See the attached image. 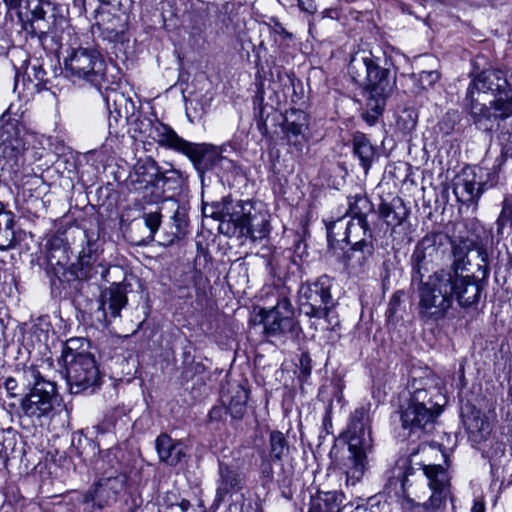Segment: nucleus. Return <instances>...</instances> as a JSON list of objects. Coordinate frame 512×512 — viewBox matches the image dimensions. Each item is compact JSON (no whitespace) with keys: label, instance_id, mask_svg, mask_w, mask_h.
I'll use <instances>...</instances> for the list:
<instances>
[{"label":"nucleus","instance_id":"473e14b6","mask_svg":"<svg viewBox=\"0 0 512 512\" xmlns=\"http://www.w3.org/2000/svg\"><path fill=\"white\" fill-rule=\"evenodd\" d=\"M68 243L60 236H53L47 242L46 258L51 265L64 266L69 261Z\"/></svg>","mask_w":512,"mask_h":512},{"label":"nucleus","instance_id":"1a4fd4ad","mask_svg":"<svg viewBox=\"0 0 512 512\" xmlns=\"http://www.w3.org/2000/svg\"><path fill=\"white\" fill-rule=\"evenodd\" d=\"M23 377L31 390L20 403L23 415L32 422L50 418L57 402L56 385L44 379L39 370L34 366L23 370Z\"/></svg>","mask_w":512,"mask_h":512},{"label":"nucleus","instance_id":"ddd939ff","mask_svg":"<svg viewBox=\"0 0 512 512\" xmlns=\"http://www.w3.org/2000/svg\"><path fill=\"white\" fill-rule=\"evenodd\" d=\"M509 84L501 70H485L479 73L470 83L467 90V99L470 101L471 114L477 119L490 118V108L485 104L479 103V98L475 97V92L488 93L494 96H507Z\"/></svg>","mask_w":512,"mask_h":512},{"label":"nucleus","instance_id":"79ce46f5","mask_svg":"<svg viewBox=\"0 0 512 512\" xmlns=\"http://www.w3.org/2000/svg\"><path fill=\"white\" fill-rule=\"evenodd\" d=\"M104 99L106 101V104H107V108L110 110L111 109V101L113 102V106H114V109L115 111H117L118 113H120V110L118 109V105H121V102H126L127 100L125 99V97L122 95V94H119L117 93L116 91H110V92H107L105 95H104Z\"/></svg>","mask_w":512,"mask_h":512},{"label":"nucleus","instance_id":"9b49d317","mask_svg":"<svg viewBox=\"0 0 512 512\" xmlns=\"http://www.w3.org/2000/svg\"><path fill=\"white\" fill-rule=\"evenodd\" d=\"M373 211V204L365 194H355L347 197V208L339 209L337 217L326 222L327 239L330 245L337 239L335 229L342 219L350 215L353 220L346 224L343 232V241L350 242L352 238L360 236V231H372L367 216Z\"/></svg>","mask_w":512,"mask_h":512},{"label":"nucleus","instance_id":"f8f14e48","mask_svg":"<svg viewBox=\"0 0 512 512\" xmlns=\"http://www.w3.org/2000/svg\"><path fill=\"white\" fill-rule=\"evenodd\" d=\"M82 249L76 263L71 266V273L79 280L93 279L99 274L102 279L106 277L109 269L99 261L103 252V242L97 230H85Z\"/></svg>","mask_w":512,"mask_h":512},{"label":"nucleus","instance_id":"5701e85b","mask_svg":"<svg viewBox=\"0 0 512 512\" xmlns=\"http://www.w3.org/2000/svg\"><path fill=\"white\" fill-rule=\"evenodd\" d=\"M127 301L123 287L120 284H112L102 290L99 299V310L102 311L105 320L108 315L111 318H116L120 316V312L126 306Z\"/></svg>","mask_w":512,"mask_h":512},{"label":"nucleus","instance_id":"ea45409f","mask_svg":"<svg viewBox=\"0 0 512 512\" xmlns=\"http://www.w3.org/2000/svg\"><path fill=\"white\" fill-rule=\"evenodd\" d=\"M496 225L498 234H503L506 227L512 229V202H509L508 200L503 202L502 210L496 221Z\"/></svg>","mask_w":512,"mask_h":512},{"label":"nucleus","instance_id":"09e8293b","mask_svg":"<svg viewBox=\"0 0 512 512\" xmlns=\"http://www.w3.org/2000/svg\"><path fill=\"white\" fill-rule=\"evenodd\" d=\"M261 471H262V474L267 479H271L272 478L273 470H272V467H271L270 463H268L266 461H263L262 464H261Z\"/></svg>","mask_w":512,"mask_h":512},{"label":"nucleus","instance_id":"412c9836","mask_svg":"<svg viewBox=\"0 0 512 512\" xmlns=\"http://www.w3.org/2000/svg\"><path fill=\"white\" fill-rule=\"evenodd\" d=\"M283 131L288 144L301 152L309 140L308 115L304 111L294 108L286 111Z\"/></svg>","mask_w":512,"mask_h":512},{"label":"nucleus","instance_id":"58836bf2","mask_svg":"<svg viewBox=\"0 0 512 512\" xmlns=\"http://www.w3.org/2000/svg\"><path fill=\"white\" fill-rule=\"evenodd\" d=\"M496 99L493 101V116L500 118H507L512 114V90H507V96L496 95ZM490 117L492 113L490 112Z\"/></svg>","mask_w":512,"mask_h":512},{"label":"nucleus","instance_id":"e433bc0d","mask_svg":"<svg viewBox=\"0 0 512 512\" xmlns=\"http://www.w3.org/2000/svg\"><path fill=\"white\" fill-rule=\"evenodd\" d=\"M270 458L274 461H281L289 451L288 442L280 431H272L269 436Z\"/></svg>","mask_w":512,"mask_h":512},{"label":"nucleus","instance_id":"f704fd0d","mask_svg":"<svg viewBox=\"0 0 512 512\" xmlns=\"http://www.w3.org/2000/svg\"><path fill=\"white\" fill-rule=\"evenodd\" d=\"M96 21L99 28L109 36H117L124 31L120 19L111 15L106 7H101L97 11Z\"/></svg>","mask_w":512,"mask_h":512},{"label":"nucleus","instance_id":"6e6d98bb","mask_svg":"<svg viewBox=\"0 0 512 512\" xmlns=\"http://www.w3.org/2000/svg\"><path fill=\"white\" fill-rule=\"evenodd\" d=\"M406 483H407V478H405V479L403 480V482H402V486H403V487H405Z\"/></svg>","mask_w":512,"mask_h":512},{"label":"nucleus","instance_id":"393cba45","mask_svg":"<svg viewBox=\"0 0 512 512\" xmlns=\"http://www.w3.org/2000/svg\"><path fill=\"white\" fill-rule=\"evenodd\" d=\"M219 481L216 497L223 500L228 494L236 493L243 488L244 476L234 467L219 464Z\"/></svg>","mask_w":512,"mask_h":512},{"label":"nucleus","instance_id":"0eeeda50","mask_svg":"<svg viewBox=\"0 0 512 512\" xmlns=\"http://www.w3.org/2000/svg\"><path fill=\"white\" fill-rule=\"evenodd\" d=\"M64 45L68 46L63 60L66 75L74 82L85 81L101 90L106 82V64L100 52L91 47L79 46L75 32L72 40H65Z\"/></svg>","mask_w":512,"mask_h":512},{"label":"nucleus","instance_id":"c9c22d12","mask_svg":"<svg viewBox=\"0 0 512 512\" xmlns=\"http://www.w3.org/2000/svg\"><path fill=\"white\" fill-rule=\"evenodd\" d=\"M176 209L171 217L172 231L168 235V242L173 243L176 239H180L187 234L188 217L184 208H181L174 202Z\"/></svg>","mask_w":512,"mask_h":512},{"label":"nucleus","instance_id":"a18cd8bd","mask_svg":"<svg viewBox=\"0 0 512 512\" xmlns=\"http://www.w3.org/2000/svg\"><path fill=\"white\" fill-rule=\"evenodd\" d=\"M171 512H204L201 508H195L188 500H182L179 504L170 508Z\"/></svg>","mask_w":512,"mask_h":512},{"label":"nucleus","instance_id":"a878e982","mask_svg":"<svg viewBox=\"0 0 512 512\" xmlns=\"http://www.w3.org/2000/svg\"><path fill=\"white\" fill-rule=\"evenodd\" d=\"M155 447L160 461L168 465H177L185 456L183 445L167 434H160L155 440Z\"/></svg>","mask_w":512,"mask_h":512},{"label":"nucleus","instance_id":"2eb2a0df","mask_svg":"<svg viewBox=\"0 0 512 512\" xmlns=\"http://www.w3.org/2000/svg\"><path fill=\"white\" fill-rule=\"evenodd\" d=\"M260 316L267 337L294 336L296 334L294 309L288 297L281 296L271 308H262Z\"/></svg>","mask_w":512,"mask_h":512},{"label":"nucleus","instance_id":"9d476101","mask_svg":"<svg viewBox=\"0 0 512 512\" xmlns=\"http://www.w3.org/2000/svg\"><path fill=\"white\" fill-rule=\"evenodd\" d=\"M142 132L156 141L160 146L175 150L189 158L196 170L202 169L204 159L210 154H216L213 145L193 143L180 137L169 125L160 121L146 119L141 122Z\"/></svg>","mask_w":512,"mask_h":512},{"label":"nucleus","instance_id":"603ef678","mask_svg":"<svg viewBox=\"0 0 512 512\" xmlns=\"http://www.w3.org/2000/svg\"><path fill=\"white\" fill-rule=\"evenodd\" d=\"M32 69L34 70V76L37 80H40L42 81L43 80V76L45 74V72L43 71L42 68L40 67H36V66H33Z\"/></svg>","mask_w":512,"mask_h":512},{"label":"nucleus","instance_id":"864d4df0","mask_svg":"<svg viewBox=\"0 0 512 512\" xmlns=\"http://www.w3.org/2000/svg\"><path fill=\"white\" fill-rule=\"evenodd\" d=\"M323 424H324L325 427L332 426L329 412L326 413V415L324 417V420H323Z\"/></svg>","mask_w":512,"mask_h":512},{"label":"nucleus","instance_id":"423d86ee","mask_svg":"<svg viewBox=\"0 0 512 512\" xmlns=\"http://www.w3.org/2000/svg\"><path fill=\"white\" fill-rule=\"evenodd\" d=\"M457 278L454 272L436 271L423 279L418 287V312L425 320L443 319L453 304V291Z\"/></svg>","mask_w":512,"mask_h":512},{"label":"nucleus","instance_id":"6e6552de","mask_svg":"<svg viewBox=\"0 0 512 512\" xmlns=\"http://www.w3.org/2000/svg\"><path fill=\"white\" fill-rule=\"evenodd\" d=\"M221 212L229 222L240 229L242 235L254 241L266 238L270 233L269 213L261 203L247 201L234 202L225 198Z\"/></svg>","mask_w":512,"mask_h":512},{"label":"nucleus","instance_id":"49530a36","mask_svg":"<svg viewBox=\"0 0 512 512\" xmlns=\"http://www.w3.org/2000/svg\"><path fill=\"white\" fill-rule=\"evenodd\" d=\"M17 386H18V384H17L16 379H14L12 377H8L4 382V387L10 397H15L17 395L16 394Z\"/></svg>","mask_w":512,"mask_h":512},{"label":"nucleus","instance_id":"2f4dec72","mask_svg":"<svg viewBox=\"0 0 512 512\" xmlns=\"http://www.w3.org/2000/svg\"><path fill=\"white\" fill-rule=\"evenodd\" d=\"M379 216L390 227H397L407 216L406 208L401 199H393L391 203L382 202L379 206Z\"/></svg>","mask_w":512,"mask_h":512},{"label":"nucleus","instance_id":"aec40b11","mask_svg":"<svg viewBox=\"0 0 512 512\" xmlns=\"http://www.w3.org/2000/svg\"><path fill=\"white\" fill-rule=\"evenodd\" d=\"M7 116L4 113L0 117V155L13 159L26 149V141L18 122L7 119Z\"/></svg>","mask_w":512,"mask_h":512},{"label":"nucleus","instance_id":"4c0bfd02","mask_svg":"<svg viewBox=\"0 0 512 512\" xmlns=\"http://www.w3.org/2000/svg\"><path fill=\"white\" fill-rule=\"evenodd\" d=\"M466 427L470 435L475 441H483L490 434L489 422L480 415H474L472 418L465 421Z\"/></svg>","mask_w":512,"mask_h":512},{"label":"nucleus","instance_id":"5fc2aeb1","mask_svg":"<svg viewBox=\"0 0 512 512\" xmlns=\"http://www.w3.org/2000/svg\"><path fill=\"white\" fill-rule=\"evenodd\" d=\"M327 13H328V11H327V10L323 11V12H322V16H321V17H322V18H325V17L327 16Z\"/></svg>","mask_w":512,"mask_h":512},{"label":"nucleus","instance_id":"f3484780","mask_svg":"<svg viewBox=\"0 0 512 512\" xmlns=\"http://www.w3.org/2000/svg\"><path fill=\"white\" fill-rule=\"evenodd\" d=\"M125 478L115 476L102 478L90 489L79 493L76 501L82 505H90L92 509H102L116 502L117 495L124 489Z\"/></svg>","mask_w":512,"mask_h":512},{"label":"nucleus","instance_id":"72a5a7b5","mask_svg":"<svg viewBox=\"0 0 512 512\" xmlns=\"http://www.w3.org/2000/svg\"><path fill=\"white\" fill-rule=\"evenodd\" d=\"M353 151L354 155L358 157L361 166L367 171L373 161L375 149L370 143L369 139L360 132H357L353 137Z\"/></svg>","mask_w":512,"mask_h":512},{"label":"nucleus","instance_id":"f03ea898","mask_svg":"<svg viewBox=\"0 0 512 512\" xmlns=\"http://www.w3.org/2000/svg\"><path fill=\"white\" fill-rule=\"evenodd\" d=\"M410 389V402L401 412L402 426L410 432L425 430L434 423L446 404L443 384L432 371L424 370L421 375L412 376Z\"/></svg>","mask_w":512,"mask_h":512},{"label":"nucleus","instance_id":"b1692460","mask_svg":"<svg viewBox=\"0 0 512 512\" xmlns=\"http://www.w3.org/2000/svg\"><path fill=\"white\" fill-rule=\"evenodd\" d=\"M457 283L453 291V299L456 298L462 307H470L478 303L482 286L473 277L457 275Z\"/></svg>","mask_w":512,"mask_h":512},{"label":"nucleus","instance_id":"cd10ccee","mask_svg":"<svg viewBox=\"0 0 512 512\" xmlns=\"http://www.w3.org/2000/svg\"><path fill=\"white\" fill-rule=\"evenodd\" d=\"M473 242L468 239L454 240L451 242L453 262L451 267L439 272H454L455 276L461 275L469 264L468 254L472 250Z\"/></svg>","mask_w":512,"mask_h":512},{"label":"nucleus","instance_id":"37998d69","mask_svg":"<svg viewBox=\"0 0 512 512\" xmlns=\"http://www.w3.org/2000/svg\"><path fill=\"white\" fill-rule=\"evenodd\" d=\"M439 79V73L437 71H421L419 73V82L423 88L432 86Z\"/></svg>","mask_w":512,"mask_h":512},{"label":"nucleus","instance_id":"c756f323","mask_svg":"<svg viewBox=\"0 0 512 512\" xmlns=\"http://www.w3.org/2000/svg\"><path fill=\"white\" fill-rule=\"evenodd\" d=\"M14 214L0 202V250H8L16 244Z\"/></svg>","mask_w":512,"mask_h":512},{"label":"nucleus","instance_id":"20e7f679","mask_svg":"<svg viewBox=\"0 0 512 512\" xmlns=\"http://www.w3.org/2000/svg\"><path fill=\"white\" fill-rule=\"evenodd\" d=\"M344 438L348 444V455L342 459L339 469L346 475L347 483L355 485L369 469L370 455L373 452L367 408L362 406L353 412Z\"/></svg>","mask_w":512,"mask_h":512},{"label":"nucleus","instance_id":"c85d7f7f","mask_svg":"<svg viewBox=\"0 0 512 512\" xmlns=\"http://www.w3.org/2000/svg\"><path fill=\"white\" fill-rule=\"evenodd\" d=\"M136 172L139 175H147L150 179H144L146 182H151L155 185H159L162 182L164 186L168 181H177L180 178V173L177 170H170L166 173L160 172L159 168L154 160L151 158L146 159L143 163L137 165Z\"/></svg>","mask_w":512,"mask_h":512},{"label":"nucleus","instance_id":"de8ad7c7","mask_svg":"<svg viewBox=\"0 0 512 512\" xmlns=\"http://www.w3.org/2000/svg\"><path fill=\"white\" fill-rule=\"evenodd\" d=\"M72 8L75 10V12L80 16L85 13L86 7H85V0H73L72 1Z\"/></svg>","mask_w":512,"mask_h":512},{"label":"nucleus","instance_id":"6ab92c4d","mask_svg":"<svg viewBox=\"0 0 512 512\" xmlns=\"http://www.w3.org/2000/svg\"><path fill=\"white\" fill-rule=\"evenodd\" d=\"M440 240V235L429 234L416 245L412 255L413 281H421L429 271V265L438 258Z\"/></svg>","mask_w":512,"mask_h":512},{"label":"nucleus","instance_id":"f257e3e1","mask_svg":"<svg viewBox=\"0 0 512 512\" xmlns=\"http://www.w3.org/2000/svg\"><path fill=\"white\" fill-rule=\"evenodd\" d=\"M10 9H16L19 16L28 18L31 33L36 35L42 47L57 53L64 41L72 40L74 29L70 26L62 9L44 0H4Z\"/></svg>","mask_w":512,"mask_h":512},{"label":"nucleus","instance_id":"3c124183","mask_svg":"<svg viewBox=\"0 0 512 512\" xmlns=\"http://www.w3.org/2000/svg\"><path fill=\"white\" fill-rule=\"evenodd\" d=\"M221 412H222L221 408L214 407L209 412V416H210L211 419L218 420L221 417Z\"/></svg>","mask_w":512,"mask_h":512},{"label":"nucleus","instance_id":"39448f33","mask_svg":"<svg viewBox=\"0 0 512 512\" xmlns=\"http://www.w3.org/2000/svg\"><path fill=\"white\" fill-rule=\"evenodd\" d=\"M88 342L83 338L67 340L62 360L66 369L67 382L74 394L94 389L100 385V373L92 354L87 351Z\"/></svg>","mask_w":512,"mask_h":512},{"label":"nucleus","instance_id":"7c9ffc66","mask_svg":"<svg viewBox=\"0 0 512 512\" xmlns=\"http://www.w3.org/2000/svg\"><path fill=\"white\" fill-rule=\"evenodd\" d=\"M342 501L338 492L319 493L311 498L308 512H341Z\"/></svg>","mask_w":512,"mask_h":512},{"label":"nucleus","instance_id":"bb28decb","mask_svg":"<svg viewBox=\"0 0 512 512\" xmlns=\"http://www.w3.org/2000/svg\"><path fill=\"white\" fill-rule=\"evenodd\" d=\"M248 397V391L244 387L235 385L223 395L222 402L233 418L241 419L246 412Z\"/></svg>","mask_w":512,"mask_h":512},{"label":"nucleus","instance_id":"4468645a","mask_svg":"<svg viewBox=\"0 0 512 512\" xmlns=\"http://www.w3.org/2000/svg\"><path fill=\"white\" fill-rule=\"evenodd\" d=\"M331 286L328 276L302 284L299 289L300 310L309 317H326L332 306Z\"/></svg>","mask_w":512,"mask_h":512},{"label":"nucleus","instance_id":"a19ab883","mask_svg":"<svg viewBox=\"0 0 512 512\" xmlns=\"http://www.w3.org/2000/svg\"><path fill=\"white\" fill-rule=\"evenodd\" d=\"M144 223L150 230V238L153 239L161 224V214L159 212H151L144 215Z\"/></svg>","mask_w":512,"mask_h":512},{"label":"nucleus","instance_id":"c03bdc74","mask_svg":"<svg viewBox=\"0 0 512 512\" xmlns=\"http://www.w3.org/2000/svg\"><path fill=\"white\" fill-rule=\"evenodd\" d=\"M300 10L308 15H314L317 12L315 0H297Z\"/></svg>","mask_w":512,"mask_h":512},{"label":"nucleus","instance_id":"4be33fe9","mask_svg":"<svg viewBox=\"0 0 512 512\" xmlns=\"http://www.w3.org/2000/svg\"><path fill=\"white\" fill-rule=\"evenodd\" d=\"M483 185L476 170L468 167L455 177L453 191L457 200L462 204H476L484 191Z\"/></svg>","mask_w":512,"mask_h":512},{"label":"nucleus","instance_id":"8fccbe9b","mask_svg":"<svg viewBox=\"0 0 512 512\" xmlns=\"http://www.w3.org/2000/svg\"><path fill=\"white\" fill-rule=\"evenodd\" d=\"M471 512H485V504L484 502L482 501H475L472 508H471Z\"/></svg>","mask_w":512,"mask_h":512},{"label":"nucleus","instance_id":"7ed1b4c3","mask_svg":"<svg viewBox=\"0 0 512 512\" xmlns=\"http://www.w3.org/2000/svg\"><path fill=\"white\" fill-rule=\"evenodd\" d=\"M353 81L364 86L366 91L367 122L373 124L383 112L388 95L392 92L394 79L388 68L381 65L380 58L371 51L354 53L348 65Z\"/></svg>","mask_w":512,"mask_h":512},{"label":"nucleus","instance_id":"dca6fc26","mask_svg":"<svg viewBox=\"0 0 512 512\" xmlns=\"http://www.w3.org/2000/svg\"><path fill=\"white\" fill-rule=\"evenodd\" d=\"M422 469L432 493L426 502L415 505V512H438L450 493L448 473L441 465H424Z\"/></svg>","mask_w":512,"mask_h":512},{"label":"nucleus","instance_id":"a211bd4d","mask_svg":"<svg viewBox=\"0 0 512 512\" xmlns=\"http://www.w3.org/2000/svg\"><path fill=\"white\" fill-rule=\"evenodd\" d=\"M361 238H354L351 249L346 253V266L353 274L365 273L372 262L374 243L372 231H360Z\"/></svg>","mask_w":512,"mask_h":512}]
</instances>
